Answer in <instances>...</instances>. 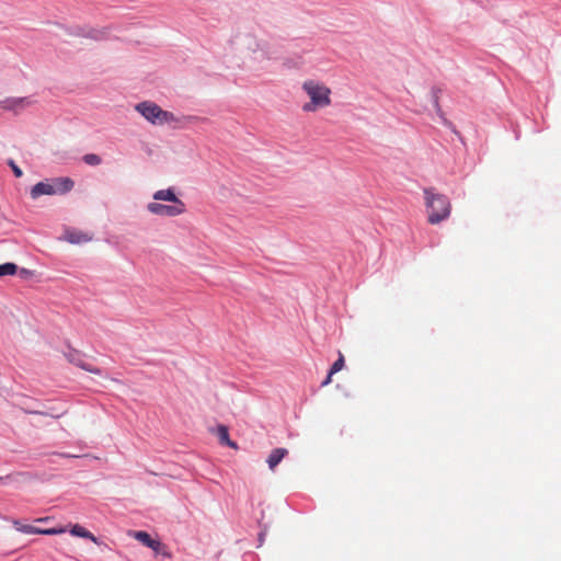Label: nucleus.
Returning a JSON list of instances; mask_svg holds the SVG:
<instances>
[{
	"label": "nucleus",
	"mask_w": 561,
	"mask_h": 561,
	"mask_svg": "<svg viewBox=\"0 0 561 561\" xmlns=\"http://www.w3.org/2000/svg\"><path fill=\"white\" fill-rule=\"evenodd\" d=\"M214 433L217 435L219 442L221 445H226V446H229L233 449H237L238 446L237 444L230 439L229 437V431H228V427L226 425H218L216 427V430L214 431Z\"/></svg>",
	"instance_id": "nucleus-12"
},
{
	"label": "nucleus",
	"mask_w": 561,
	"mask_h": 561,
	"mask_svg": "<svg viewBox=\"0 0 561 561\" xmlns=\"http://www.w3.org/2000/svg\"><path fill=\"white\" fill-rule=\"evenodd\" d=\"M425 206L427 209V221L431 225H438L446 220L451 213V203L449 198L434 188L423 190Z\"/></svg>",
	"instance_id": "nucleus-2"
},
{
	"label": "nucleus",
	"mask_w": 561,
	"mask_h": 561,
	"mask_svg": "<svg viewBox=\"0 0 561 561\" xmlns=\"http://www.w3.org/2000/svg\"><path fill=\"white\" fill-rule=\"evenodd\" d=\"M70 534L76 537H81L91 540L92 542L99 545V539L88 529L82 527L79 524H75L69 529Z\"/></svg>",
	"instance_id": "nucleus-14"
},
{
	"label": "nucleus",
	"mask_w": 561,
	"mask_h": 561,
	"mask_svg": "<svg viewBox=\"0 0 561 561\" xmlns=\"http://www.w3.org/2000/svg\"><path fill=\"white\" fill-rule=\"evenodd\" d=\"M93 236L89 232H84L81 230H66L64 239L69 243L81 244L91 241Z\"/></svg>",
	"instance_id": "nucleus-8"
},
{
	"label": "nucleus",
	"mask_w": 561,
	"mask_h": 561,
	"mask_svg": "<svg viewBox=\"0 0 561 561\" xmlns=\"http://www.w3.org/2000/svg\"><path fill=\"white\" fill-rule=\"evenodd\" d=\"M53 190L56 191V194H65L72 190L75 183L69 178H56L51 180Z\"/></svg>",
	"instance_id": "nucleus-11"
},
{
	"label": "nucleus",
	"mask_w": 561,
	"mask_h": 561,
	"mask_svg": "<svg viewBox=\"0 0 561 561\" xmlns=\"http://www.w3.org/2000/svg\"><path fill=\"white\" fill-rule=\"evenodd\" d=\"M67 358L68 360L78 366L79 368L85 370V371H89V373H92V374H95V375H101V369L87 363L80 353L76 352V351H72L70 352L69 354H67Z\"/></svg>",
	"instance_id": "nucleus-7"
},
{
	"label": "nucleus",
	"mask_w": 561,
	"mask_h": 561,
	"mask_svg": "<svg viewBox=\"0 0 561 561\" xmlns=\"http://www.w3.org/2000/svg\"><path fill=\"white\" fill-rule=\"evenodd\" d=\"M302 91L309 98V102L302 105L306 113L317 112L331 105V89L321 81L309 79L304 81Z\"/></svg>",
	"instance_id": "nucleus-1"
},
{
	"label": "nucleus",
	"mask_w": 561,
	"mask_h": 561,
	"mask_svg": "<svg viewBox=\"0 0 561 561\" xmlns=\"http://www.w3.org/2000/svg\"><path fill=\"white\" fill-rule=\"evenodd\" d=\"M153 199L170 202L172 204L183 203L172 188L159 190L153 194Z\"/></svg>",
	"instance_id": "nucleus-13"
},
{
	"label": "nucleus",
	"mask_w": 561,
	"mask_h": 561,
	"mask_svg": "<svg viewBox=\"0 0 561 561\" xmlns=\"http://www.w3.org/2000/svg\"><path fill=\"white\" fill-rule=\"evenodd\" d=\"M131 536L141 542L144 546L151 548L156 552L159 551L161 547V542L159 540H154L150 537V535L146 531L139 530V531H133Z\"/></svg>",
	"instance_id": "nucleus-9"
},
{
	"label": "nucleus",
	"mask_w": 561,
	"mask_h": 561,
	"mask_svg": "<svg viewBox=\"0 0 561 561\" xmlns=\"http://www.w3.org/2000/svg\"><path fill=\"white\" fill-rule=\"evenodd\" d=\"M47 519H48L47 517H46V518H38V519H36V522H39V523H41V522H45V520H47Z\"/></svg>",
	"instance_id": "nucleus-24"
},
{
	"label": "nucleus",
	"mask_w": 561,
	"mask_h": 561,
	"mask_svg": "<svg viewBox=\"0 0 561 561\" xmlns=\"http://www.w3.org/2000/svg\"><path fill=\"white\" fill-rule=\"evenodd\" d=\"M28 413H33V414H45L44 412H38V411H27Z\"/></svg>",
	"instance_id": "nucleus-23"
},
{
	"label": "nucleus",
	"mask_w": 561,
	"mask_h": 561,
	"mask_svg": "<svg viewBox=\"0 0 561 561\" xmlns=\"http://www.w3.org/2000/svg\"><path fill=\"white\" fill-rule=\"evenodd\" d=\"M18 266L14 263H4L0 265V277L5 275H14Z\"/></svg>",
	"instance_id": "nucleus-16"
},
{
	"label": "nucleus",
	"mask_w": 561,
	"mask_h": 561,
	"mask_svg": "<svg viewBox=\"0 0 561 561\" xmlns=\"http://www.w3.org/2000/svg\"><path fill=\"white\" fill-rule=\"evenodd\" d=\"M56 191L53 190L51 181L38 182L31 190L32 198H38L42 195H55Z\"/></svg>",
	"instance_id": "nucleus-10"
},
{
	"label": "nucleus",
	"mask_w": 561,
	"mask_h": 561,
	"mask_svg": "<svg viewBox=\"0 0 561 561\" xmlns=\"http://www.w3.org/2000/svg\"><path fill=\"white\" fill-rule=\"evenodd\" d=\"M82 159L88 165H93V167L99 165L102 162L101 157L95 153H87L83 156Z\"/></svg>",
	"instance_id": "nucleus-18"
},
{
	"label": "nucleus",
	"mask_w": 561,
	"mask_h": 561,
	"mask_svg": "<svg viewBox=\"0 0 561 561\" xmlns=\"http://www.w3.org/2000/svg\"><path fill=\"white\" fill-rule=\"evenodd\" d=\"M28 478V473H25V472H16V473H11V474H8L5 477H0V482H4L7 480L9 481H15L18 478Z\"/></svg>",
	"instance_id": "nucleus-19"
},
{
	"label": "nucleus",
	"mask_w": 561,
	"mask_h": 561,
	"mask_svg": "<svg viewBox=\"0 0 561 561\" xmlns=\"http://www.w3.org/2000/svg\"><path fill=\"white\" fill-rule=\"evenodd\" d=\"M288 454L285 448H276L274 449L267 458L268 467L274 470V468L282 461V459Z\"/></svg>",
	"instance_id": "nucleus-15"
},
{
	"label": "nucleus",
	"mask_w": 561,
	"mask_h": 561,
	"mask_svg": "<svg viewBox=\"0 0 561 561\" xmlns=\"http://www.w3.org/2000/svg\"><path fill=\"white\" fill-rule=\"evenodd\" d=\"M135 110L150 124L164 125L178 123V117L172 113L162 110L152 101H144L135 105Z\"/></svg>",
	"instance_id": "nucleus-3"
},
{
	"label": "nucleus",
	"mask_w": 561,
	"mask_h": 561,
	"mask_svg": "<svg viewBox=\"0 0 561 561\" xmlns=\"http://www.w3.org/2000/svg\"><path fill=\"white\" fill-rule=\"evenodd\" d=\"M34 103L32 98L23 96V98H5L0 101V107L4 111H11L15 114L22 112L26 107L31 106Z\"/></svg>",
	"instance_id": "nucleus-5"
},
{
	"label": "nucleus",
	"mask_w": 561,
	"mask_h": 561,
	"mask_svg": "<svg viewBox=\"0 0 561 561\" xmlns=\"http://www.w3.org/2000/svg\"><path fill=\"white\" fill-rule=\"evenodd\" d=\"M439 93H440L439 89H433L432 90L433 103H434V106H435L437 112H440Z\"/></svg>",
	"instance_id": "nucleus-20"
},
{
	"label": "nucleus",
	"mask_w": 561,
	"mask_h": 561,
	"mask_svg": "<svg viewBox=\"0 0 561 561\" xmlns=\"http://www.w3.org/2000/svg\"><path fill=\"white\" fill-rule=\"evenodd\" d=\"M8 164L16 178H21L23 175V171L15 164L12 159L8 161Z\"/></svg>",
	"instance_id": "nucleus-21"
},
{
	"label": "nucleus",
	"mask_w": 561,
	"mask_h": 561,
	"mask_svg": "<svg viewBox=\"0 0 561 561\" xmlns=\"http://www.w3.org/2000/svg\"><path fill=\"white\" fill-rule=\"evenodd\" d=\"M344 356L341 352H339V358L333 363L330 368V375H334L344 368Z\"/></svg>",
	"instance_id": "nucleus-17"
},
{
	"label": "nucleus",
	"mask_w": 561,
	"mask_h": 561,
	"mask_svg": "<svg viewBox=\"0 0 561 561\" xmlns=\"http://www.w3.org/2000/svg\"><path fill=\"white\" fill-rule=\"evenodd\" d=\"M12 525L15 528V530L23 534L59 535L66 531V528L62 527L41 529L32 525L22 524L19 519H13Z\"/></svg>",
	"instance_id": "nucleus-6"
},
{
	"label": "nucleus",
	"mask_w": 561,
	"mask_h": 561,
	"mask_svg": "<svg viewBox=\"0 0 561 561\" xmlns=\"http://www.w3.org/2000/svg\"><path fill=\"white\" fill-rule=\"evenodd\" d=\"M332 376L333 375H330V373L328 374L327 378L322 381L323 387L328 386L331 382Z\"/></svg>",
	"instance_id": "nucleus-22"
},
{
	"label": "nucleus",
	"mask_w": 561,
	"mask_h": 561,
	"mask_svg": "<svg viewBox=\"0 0 561 561\" xmlns=\"http://www.w3.org/2000/svg\"><path fill=\"white\" fill-rule=\"evenodd\" d=\"M148 211L153 215L162 216V217H175L182 215L186 211V206L184 203H176L172 205H164L160 203H149L147 205Z\"/></svg>",
	"instance_id": "nucleus-4"
}]
</instances>
